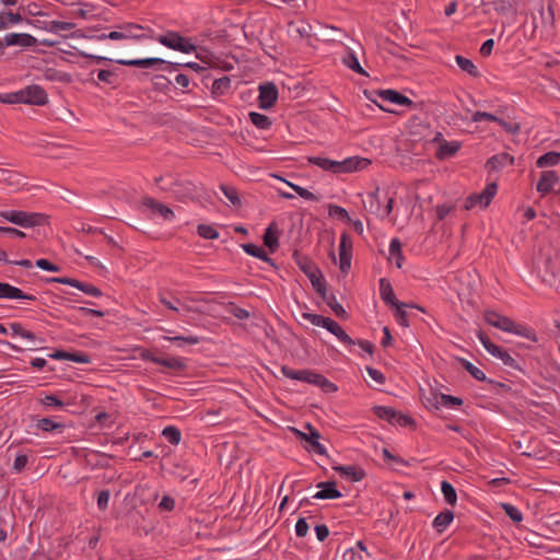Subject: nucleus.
<instances>
[{
    "instance_id": "obj_1",
    "label": "nucleus",
    "mask_w": 560,
    "mask_h": 560,
    "mask_svg": "<svg viewBox=\"0 0 560 560\" xmlns=\"http://www.w3.org/2000/svg\"><path fill=\"white\" fill-rule=\"evenodd\" d=\"M363 206L366 211L380 219L387 218L393 210L394 198L388 191H381L376 188L370 191L362 199Z\"/></svg>"
},
{
    "instance_id": "obj_2",
    "label": "nucleus",
    "mask_w": 560,
    "mask_h": 560,
    "mask_svg": "<svg viewBox=\"0 0 560 560\" xmlns=\"http://www.w3.org/2000/svg\"><path fill=\"white\" fill-rule=\"evenodd\" d=\"M485 320L489 325H491L502 331L513 334V335H516L520 337H524L529 340H535V334L530 328H528L527 326L517 324L510 317L501 315L494 311L485 312Z\"/></svg>"
},
{
    "instance_id": "obj_3",
    "label": "nucleus",
    "mask_w": 560,
    "mask_h": 560,
    "mask_svg": "<svg viewBox=\"0 0 560 560\" xmlns=\"http://www.w3.org/2000/svg\"><path fill=\"white\" fill-rule=\"evenodd\" d=\"M281 373L284 377L315 385L326 393H334L337 390V386L328 378L311 370H293L287 365H283L281 368Z\"/></svg>"
},
{
    "instance_id": "obj_4",
    "label": "nucleus",
    "mask_w": 560,
    "mask_h": 560,
    "mask_svg": "<svg viewBox=\"0 0 560 560\" xmlns=\"http://www.w3.org/2000/svg\"><path fill=\"white\" fill-rule=\"evenodd\" d=\"M0 217L3 220L23 229H31L40 225L45 220V215L39 212H26L21 210L0 211Z\"/></svg>"
},
{
    "instance_id": "obj_5",
    "label": "nucleus",
    "mask_w": 560,
    "mask_h": 560,
    "mask_svg": "<svg viewBox=\"0 0 560 560\" xmlns=\"http://www.w3.org/2000/svg\"><path fill=\"white\" fill-rule=\"evenodd\" d=\"M156 40L161 45L183 54H192L197 50V46L192 44L189 38H186L174 31H168L167 33L160 35Z\"/></svg>"
},
{
    "instance_id": "obj_6",
    "label": "nucleus",
    "mask_w": 560,
    "mask_h": 560,
    "mask_svg": "<svg viewBox=\"0 0 560 560\" xmlns=\"http://www.w3.org/2000/svg\"><path fill=\"white\" fill-rule=\"evenodd\" d=\"M498 190L495 183L488 184L482 191L469 195L465 200V209L471 210L476 207L480 209L487 208L492 201Z\"/></svg>"
},
{
    "instance_id": "obj_7",
    "label": "nucleus",
    "mask_w": 560,
    "mask_h": 560,
    "mask_svg": "<svg viewBox=\"0 0 560 560\" xmlns=\"http://www.w3.org/2000/svg\"><path fill=\"white\" fill-rule=\"evenodd\" d=\"M20 91L22 104L43 106L48 102V94L40 85L32 84Z\"/></svg>"
},
{
    "instance_id": "obj_8",
    "label": "nucleus",
    "mask_w": 560,
    "mask_h": 560,
    "mask_svg": "<svg viewBox=\"0 0 560 560\" xmlns=\"http://www.w3.org/2000/svg\"><path fill=\"white\" fill-rule=\"evenodd\" d=\"M352 241L347 233H342L339 243V269L347 275L351 267Z\"/></svg>"
},
{
    "instance_id": "obj_9",
    "label": "nucleus",
    "mask_w": 560,
    "mask_h": 560,
    "mask_svg": "<svg viewBox=\"0 0 560 560\" xmlns=\"http://www.w3.org/2000/svg\"><path fill=\"white\" fill-rule=\"evenodd\" d=\"M308 433L302 432L300 430H294L295 434L301 439L310 443L312 451L318 455H326V447L319 442L320 434L314 429L311 424L306 425Z\"/></svg>"
},
{
    "instance_id": "obj_10",
    "label": "nucleus",
    "mask_w": 560,
    "mask_h": 560,
    "mask_svg": "<svg viewBox=\"0 0 560 560\" xmlns=\"http://www.w3.org/2000/svg\"><path fill=\"white\" fill-rule=\"evenodd\" d=\"M558 183L559 175L556 171H544L540 174L536 189L541 196H545L549 194Z\"/></svg>"
},
{
    "instance_id": "obj_11",
    "label": "nucleus",
    "mask_w": 560,
    "mask_h": 560,
    "mask_svg": "<svg viewBox=\"0 0 560 560\" xmlns=\"http://www.w3.org/2000/svg\"><path fill=\"white\" fill-rule=\"evenodd\" d=\"M259 106L268 109L273 106L278 100V90L275 84L268 83L259 88Z\"/></svg>"
},
{
    "instance_id": "obj_12",
    "label": "nucleus",
    "mask_w": 560,
    "mask_h": 560,
    "mask_svg": "<svg viewBox=\"0 0 560 560\" xmlns=\"http://www.w3.org/2000/svg\"><path fill=\"white\" fill-rule=\"evenodd\" d=\"M4 46L32 47L37 39L27 33H9L3 37Z\"/></svg>"
},
{
    "instance_id": "obj_13",
    "label": "nucleus",
    "mask_w": 560,
    "mask_h": 560,
    "mask_svg": "<svg viewBox=\"0 0 560 560\" xmlns=\"http://www.w3.org/2000/svg\"><path fill=\"white\" fill-rule=\"evenodd\" d=\"M370 160L359 158V156H351L347 158L342 161H338V173H351L357 172L365 168L370 165Z\"/></svg>"
},
{
    "instance_id": "obj_14",
    "label": "nucleus",
    "mask_w": 560,
    "mask_h": 560,
    "mask_svg": "<svg viewBox=\"0 0 560 560\" xmlns=\"http://www.w3.org/2000/svg\"><path fill=\"white\" fill-rule=\"evenodd\" d=\"M0 299L35 301L36 296L26 294L21 289L5 282H0Z\"/></svg>"
},
{
    "instance_id": "obj_15",
    "label": "nucleus",
    "mask_w": 560,
    "mask_h": 560,
    "mask_svg": "<svg viewBox=\"0 0 560 560\" xmlns=\"http://www.w3.org/2000/svg\"><path fill=\"white\" fill-rule=\"evenodd\" d=\"M317 488L320 490L312 495L315 500H332L342 497L341 492L337 489L334 481L319 482Z\"/></svg>"
},
{
    "instance_id": "obj_16",
    "label": "nucleus",
    "mask_w": 560,
    "mask_h": 560,
    "mask_svg": "<svg viewBox=\"0 0 560 560\" xmlns=\"http://www.w3.org/2000/svg\"><path fill=\"white\" fill-rule=\"evenodd\" d=\"M332 469L351 482L361 481L365 476L364 470L357 465H339L334 466Z\"/></svg>"
},
{
    "instance_id": "obj_17",
    "label": "nucleus",
    "mask_w": 560,
    "mask_h": 560,
    "mask_svg": "<svg viewBox=\"0 0 560 560\" xmlns=\"http://www.w3.org/2000/svg\"><path fill=\"white\" fill-rule=\"evenodd\" d=\"M143 206L150 209L154 214L160 215L166 221H172L175 219V213L167 206L158 202L153 198H144Z\"/></svg>"
},
{
    "instance_id": "obj_18",
    "label": "nucleus",
    "mask_w": 560,
    "mask_h": 560,
    "mask_svg": "<svg viewBox=\"0 0 560 560\" xmlns=\"http://www.w3.org/2000/svg\"><path fill=\"white\" fill-rule=\"evenodd\" d=\"M117 63L122 66H132L140 68H153L156 66H163L166 60L158 57L142 58V59H117Z\"/></svg>"
},
{
    "instance_id": "obj_19",
    "label": "nucleus",
    "mask_w": 560,
    "mask_h": 560,
    "mask_svg": "<svg viewBox=\"0 0 560 560\" xmlns=\"http://www.w3.org/2000/svg\"><path fill=\"white\" fill-rule=\"evenodd\" d=\"M380 97L385 102L400 105V106H412L413 105V102L409 97L400 94L399 92H397L395 90H390V89L382 90L380 92Z\"/></svg>"
},
{
    "instance_id": "obj_20",
    "label": "nucleus",
    "mask_w": 560,
    "mask_h": 560,
    "mask_svg": "<svg viewBox=\"0 0 560 560\" xmlns=\"http://www.w3.org/2000/svg\"><path fill=\"white\" fill-rule=\"evenodd\" d=\"M330 334L337 337V339L348 347L355 345V341L342 329V327L332 318H329L326 328Z\"/></svg>"
},
{
    "instance_id": "obj_21",
    "label": "nucleus",
    "mask_w": 560,
    "mask_h": 560,
    "mask_svg": "<svg viewBox=\"0 0 560 560\" xmlns=\"http://www.w3.org/2000/svg\"><path fill=\"white\" fill-rule=\"evenodd\" d=\"M460 148L462 143L459 141H442L436 150L435 156L439 160L450 159L454 156Z\"/></svg>"
},
{
    "instance_id": "obj_22",
    "label": "nucleus",
    "mask_w": 560,
    "mask_h": 560,
    "mask_svg": "<svg viewBox=\"0 0 560 560\" xmlns=\"http://www.w3.org/2000/svg\"><path fill=\"white\" fill-rule=\"evenodd\" d=\"M380 294L382 300L393 307L400 303L399 301L396 300L392 284L385 278L380 279Z\"/></svg>"
},
{
    "instance_id": "obj_23",
    "label": "nucleus",
    "mask_w": 560,
    "mask_h": 560,
    "mask_svg": "<svg viewBox=\"0 0 560 560\" xmlns=\"http://www.w3.org/2000/svg\"><path fill=\"white\" fill-rule=\"evenodd\" d=\"M264 244L275 252L279 247V229L276 223H270L264 234Z\"/></svg>"
},
{
    "instance_id": "obj_24",
    "label": "nucleus",
    "mask_w": 560,
    "mask_h": 560,
    "mask_svg": "<svg viewBox=\"0 0 560 560\" xmlns=\"http://www.w3.org/2000/svg\"><path fill=\"white\" fill-rule=\"evenodd\" d=\"M388 252H389L388 260L394 262L397 266V268H401L402 261H404V255H402V250H401V243L398 238H392V241L389 243Z\"/></svg>"
},
{
    "instance_id": "obj_25",
    "label": "nucleus",
    "mask_w": 560,
    "mask_h": 560,
    "mask_svg": "<svg viewBox=\"0 0 560 560\" xmlns=\"http://www.w3.org/2000/svg\"><path fill=\"white\" fill-rule=\"evenodd\" d=\"M453 520H454V513L450 510H445V511L439 513L434 517V520L432 522V526L439 533H443L450 526V524L453 522Z\"/></svg>"
},
{
    "instance_id": "obj_26",
    "label": "nucleus",
    "mask_w": 560,
    "mask_h": 560,
    "mask_svg": "<svg viewBox=\"0 0 560 560\" xmlns=\"http://www.w3.org/2000/svg\"><path fill=\"white\" fill-rule=\"evenodd\" d=\"M492 357L502 361V363L511 369L521 370L517 360H515L506 350L501 347H497L491 353Z\"/></svg>"
},
{
    "instance_id": "obj_27",
    "label": "nucleus",
    "mask_w": 560,
    "mask_h": 560,
    "mask_svg": "<svg viewBox=\"0 0 560 560\" xmlns=\"http://www.w3.org/2000/svg\"><path fill=\"white\" fill-rule=\"evenodd\" d=\"M560 164V152L549 151L541 156H539L536 161L537 167L544 168L549 166H557Z\"/></svg>"
},
{
    "instance_id": "obj_28",
    "label": "nucleus",
    "mask_w": 560,
    "mask_h": 560,
    "mask_svg": "<svg viewBox=\"0 0 560 560\" xmlns=\"http://www.w3.org/2000/svg\"><path fill=\"white\" fill-rule=\"evenodd\" d=\"M308 162L313 165L320 167L324 171H331L334 173H338V161H334L322 156H311L308 158Z\"/></svg>"
},
{
    "instance_id": "obj_29",
    "label": "nucleus",
    "mask_w": 560,
    "mask_h": 560,
    "mask_svg": "<svg viewBox=\"0 0 560 560\" xmlns=\"http://www.w3.org/2000/svg\"><path fill=\"white\" fill-rule=\"evenodd\" d=\"M162 339L175 342L178 347H184V345H190L195 346L200 342V338L195 335H187V336H163Z\"/></svg>"
},
{
    "instance_id": "obj_30",
    "label": "nucleus",
    "mask_w": 560,
    "mask_h": 560,
    "mask_svg": "<svg viewBox=\"0 0 560 560\" xmlns=\"http://www.w3.org/2000/svg\"><path fill=\"white\" fill-rule=\"evenodd\" d=\"M151 361L158 365H162L173 370H180L185 366V363L179 358H159L152 357Z\"/></svg>"
},
{
    "instance_id": "obj_31",
    "label": "nucleus",
    "mask_w": 560,
    "mask_h": 560,
    "mask_svg": "<svg viewBox=\"0 0 560 560\" xmlns=\"http://www.w3.org/2000/svg\"><path fill=\"white\" fill-rule=\"evenodd\" d=\"M242 248L243 250L253 256V257H256L262 261H270L271 259L269 258L268 254L266 253V250L261 247V246H258L256 244H253V243H247V244H243L242 245Z\"/></svg>"
},
{
    "instance_id": "obj_32",
    "label": "nucleus",
    "mask_w": 560,
    "mask_h": 560,
    "mask_svg": "<svg viewBox=\"0 0 560 560\" xmlns=\"http://www.w3.org/2000/svg\"><path fill=\"white\" fill-rule=\"evenodd\" d=\"M159 301L166 308H168V310H171L173 312H176V313H180L182 299H179L177 296H174V295H171V294L167 295V294H164V293H160L159 294Z\"/></svg>"
},
{
    "instance_id": "obj_33",
    "label": "nucleus",
    "mask_w": 560,
    "mask_h": 560,
    "mask_svg": "<svg viewBox=\"0 0 560 560\" xmlns=\"http://www.w3.org/2000/svg\"><path fill=\"white\" fill-rule=\"evenodd\" d=\"M249 120L255 127H257L258 129H261V130L269 129L272 124L271 119L268 116L257 113V112L249 113Z\"/></svg>"
},
{
    "instance_id": "obj_34",
    "label": "nucleus",
    "mask_w": 560,
    "mask_h": 560,
    "mask_svg": "<svg viewBox=\"0 0 560 560\" xmlns=\"http://www.w3.org/2000/svg\"><path fill=\"white\" fill-rule=\"evenodd\" d=\"M22 21H23V18L20 13H13V12H8V13H3V14L1 13L0 14V31L5 30L10 26L20 24Z\"/></svg>"
},
{
    "instance_id": "obj_35",
    "label": "nucleus",
    "mask_w": 560,
    "mask_h": 560,
    "mask_svg": "<svg viewBox=\"0 0 560 560\" xmlns=\"http://www.w3.org/2000/svg\"><path fill=\"white\" fill-rule=\"evenodd\" d=\"M10 330L13 336L21 337L32 343L36 341L35 334L30 330H26L20 323H12L10 325Z\"/></svg>"
},
{
    "instance_id": "obj_36",
    "label": "nucleus",
    "mask_w": 560,
    "mask_h": 560,
    "mask_svg": "<svg viewBox=\"0 0 560 560\" xmlns=\"http://www.w3.org/2000/svg\"><path fill=\"white\" fill-rule=\"evenodd\" d=\"M455 61L457 66L460 68V70L467 72L471 77H478L479 72L477 70V67L474 65V62L460 55L455 56Z\"/></svg>"
},
{
    "instance_id": "obj_37",
    "label": "nucleus",
    "mask_w": 560,
    "mask_h": 560,
    "mask_svg": "<svg viewBox=\"0 0 560 560\" xmlns=\"http://www.w3.org/2000/svg\"><path fill=\"white\" fill-rule=\"evenodd\" d=\"M441 491L445 502L450 505H455L457 501V494L455 488L446 480L441 483Z\"/></svg>"
},
{
    "instance_id": "obj_38",
    "label": "nucleus",
    "mask_w": 560,
    "mask_h": 560,
    "mask_svg": "<svg viewBox=\"0 0 560 560\" xmlns=\"http://www.w3.org/2000/svg\"><path fill=\"white\" fill-rule=\"evenodd\" d=\"M162 435L172 445H178L182 439L180 431L173 425L165 427L162 431Z\"/></svg>"
},
{
    "instance_id": "obj_39",
    "label": "nucleus",
    "mask_w": 560,
    "mask_h": 560,
    "mask_svg": "<svg viewBox=\"0 0 560 560\" xmlns=\"http://www.w3.org/2000/svg\"><path fill=\"white\" fill-rule=\"evenodd\" d=\"M343 63L351 69L352 71L361 74V75H368L365 70L361 67L358 57L354 55V52H350L347 57L343 58Z\"/></svg>"
},
{
    "instance_id": "obj_40",
    "label": "nucleus",
    "mask_w": 560,
    "mask_h": 560,
    "mask_svg": "<svg viewBox=\"0 0 560 560\" xmlns=\"http://www.w3.org/2000/svg\"><path fill=\"white\" fill-rule=\"evenodd\" d=\"M501 508L513 522L520 523L523 521V513L515 505L511 503H502Z\"/></svg>"
},
{
    "instance_id": "obj_41",
    "label": "nucleus",
    "mask_w": 560,
    "mask_h": 560,
    "mask_svg": "<svg viewBox=\"0 0 560 560\" xmlns=\"http://www.w3.org/2000/svg\"><path fill=\"white\" fill-rule=\"evenodd\" d=\"M374 412L380 419L387 420L389 422L394 421L397 417L396 410L386 406L375 407Z\"/></svg>"
},
{
    "instance_id": "obj_42",
    "label": "nucleus",
    "mask_w": 560,
    "mask_h": 560,
    "mask_svg": "<svg viewBox=\"0 0 560 560\" xmlns=\"http://www.w3.org/2000/svg\"><path fill=\"white\" fill-rule=\"evenodd\" d=\"M197 231L199 236L206 240H217L220 235L215 228L209 224H199Z\"/></svg>"
},
{
    "instance_id": "obj_43",
    "label": "nucleus",
    "mask_w": 560,
    "mask_h": 560,
    "mask_svg": "<svg viewBox=\"0 0 560 560\" xmlns=\"http://www.w3.org/2000/svg\"><path fill=\"white\" fill-rule=\"evenodd\" d=\"M462 364L465 370L477 381H486V374L479 368L474 365L468 360L462 359Z\"/></svg>"
},
{
    "instance_id": "obj_44",
    "label": "nucleus",
    "mask_w": 560,
    "mask_h": 560,
    "mask_svg": "<svg viewBox=\"0 0 560 560\" xmlns=\"http://www.w3.org/2000/svg\"><path fill=\"white\" fill-rule=\"evenodd\" d=\"M74 27L75 24L72 22L50 21L47 31L50 33H59L61 31H70Z\"/></svg>"
},
{
    "instance_id": "obj_45",
    "label": "nucleus",
    "mask_w": 560,
    "mask_h": 560,
    "mask_svg": "<svg viewBox=\"0 0 560 560\" xmlns=\"http://www.w3.org/2000/svg\"><path fill=\"white\" fill-rule=\"evenodd\" d=\"M406 306H407V304H405V303H399L398 305L394 306L395 317H396L397 323L400 326H405V327H407L409 325L408 314L405 310Z\"/></svg>"
},
{
    "instance_id": "obj_46",
    "label": "nucleus",
    "mask_w": 560,
    "mask_h": 560,
    "mask_svg": "<svg viewBox=\"0 0 560 560\" xmlns=\"http://www.w3.org/2000/svg\"><path fill=\"white\" fill-rule=\"evenodd\" d=\"M303 317L305 319H307L312 325L317 326V327H323V328H326L327 323L330 318V317H325L323 315L311 314V313H304Z\"/></svg>"
},
{
    "instance_id": "obj_47",
    "label": "nucleus",
    "mask_w": 560,
    "mask_h": 560,
    "mask_svg": "<svg viewBox=\"0 0 560 560\" xmlns=\"http://www.w3.org/2000/svg\"><path fill=\"white\" fill-rule=\"evenodd\" d=\"M220 188H221V191L223 192V195L229 199V201L232 205L236 206V205L241 203V199H240L237 190L235 188L226 186V185H221Z\"/></svg>"
},
{
    "instance_id": "obj_48",
    "label": "nucleus",
    "mask_w": 560,
    "mask_h": 560,
    "mask_svg": "<svg viewBox=\"0 0 560 560\" xmlns=\"http://www.w3.org/2000/svg\"><path fill=\"white\" fill-rule=\"evenodd\" d=\"M72 5L79 8L75 14L83 19H86L94 11L93 4L83 1L73 2Z\"/></svg>"
},
{
    "instance_id": "obj_49",
    "label": "nucleus",
    "mask_w": 560,
    "mask_h": 560,
    "mask_svg": "<svg viewBox=\"0 0 560 560\" xmlns=\"http://www.w3.org/2000/svg\"><path fill=\"white\" fill-rule=\"evenodd\" d=\"M62 427L63 425L61 423H57L50 418H43V419L38 420V422H37V428L40 429L42 431H46V432H50L55 429H59Z\"/></svg>"
},
{
    "instance_id": "obj_50",
    "label": "nucleus",
    "mask_w": 560,
    "mask_h": 560,
    "mask_svg": "<svg viewBox=\"0 0 560 560\" xmlns=\"http://www.w3.org/2000/svg\"><path fill=\"white\" fill-rule=\"evenodd\" d=\"M198 312H200V308L198 307V305L196 304V302L192 299H189V298L182 299L180 313L186 314V313H198Z\"/></svg>"
},
{
    "instance_id": "obj_51",
    "label": "nucleus",
    "mask_w": 560,
    "mask_h": 560,
    "mask_svg": "<svg viewBox=\"0 0 560 560\" xmlns=\"http://www.w3.org/2000/svg\"><path fill=\"white\" fill-rule=\"evenodd\" d=\"M21 91L0 94V102L3 104H22Z\"/></svg>"
},
{
    "instance_id": "obj_52",
    "label": "nucleus",
    "mask_w": 560,
    "mask_h": 560,
    "mask_svg": "<svg viewBox=\"0 0 560 560\" xmlns=\"http://www.w3.org/2000/svg\"><path fill=\"white\" fill-rule=\"evenodd\" d=\"M40 402L46 408H62L65 406L63 401L54 395H46L40 399Z\"/></svg>"
},
{
    "instance_id": "obj_53",
    "label": "nucleus",
    "mask_w": 560,
    "mask_h": 560,
    "mask_svg": "<svg viewBox=\"0 0 560 560\" xmlns=\"http://www.w3.org/2000/svg\"><path fill=\"white\" fill-rule=\"evenodd\" d=\"M440 402L444 407H455V406H460L463 404V400L456 396L441 394Z\"/></svg>"
},
{
    "instance_id": "obj_54",
    "label": "nucleus",
    "mask_w": 560,
    "mask_h": 560,
    "mask_svg": "<svg viewBox=\"0 0 560 560\" xmlns=\"http://www.w3.org/2000/svg\"><path fill=\"white\" fill-rule=\"evenodd\" d=\"M482 120L495 121L497 122L499 120V117H497L493 114L487 113V112H475L472 114L471 121L480 122Z\"/></svg>"
},
{
    "instance_id": "obj_55",
    "label": "nucleus",
    "mask_w": 560,
    "mask_h": 560,
    "mask_svg": "<svg viewBox=\"0 0 560 560\" xmlns=\"http://www.w3.org/2000/svg\"><path fill=\"white\" fill-rule=\"evenodd\" d=\"M110 498L109 490H102L97 494V508L101 511H105L108 508V502Z\"/></svg>"
},
{
    "instance_id": "obj_56",
    "label": "nucleus",
    "mask_w": 560,
    "mask_h": 560,
    "mask_svg": "<svg viewBox=\"0 0 560 560\" xmlns=\"http://www.w3.org/2000/svg\"><path fill=\"white\" fill-rule=\"evenodd\" d=\"M477 337H478L479 341L481 342V345L483 346V348H485V349L487 350V352H488V353H490V354H491V353L495 350V348L498 347L497 345H494V343L490 340V338H489L486 334H483V332H481V331H479V332L477 334Z\"/></svg>"
},
{
    "instance_id": "obj_57",
    "label": "nucleus",
    "mask_w": 560,
    "mask_h": 560,
    "mask_svg": "<svg viewBox=\"0 0 560 560\" xmlns=\"http://www.w3.org/2000/svg\"><path fill=\"white\" fill-rule=\"evenodd\" d=\"M477 337H478L479 341L481 342V345L483 346V348H485V349L487 350V352H488V353H490V354H491V353L495 350V348L498 347L497 345H494V343L490 340V338H489L486 334H483V332H481V331H479V332L477 334Z\"/></svg>"
},
{
    "instance_id": "obj_58",
    "label": "nucleus",
    "mask_w": 560,
    "mask_h": 560,
    "mask_svg": "<svg viewBox=\"0 0 560 560\" xmlns=\"http://www.w3.org/2000/svg\"><path fill=\"white\" fill-rule=\"evenodd\" d=\"M27 462L28 458L25 454H19L13 462L12 470L15 472H21L27 465Z\"/></svg>"
},
{
    "instance_id": "obj_59",
    "label": "nucleus",
    "mask_w": 560,
    "mask_h": 560,
    "mask_svg": "<svg viewBox=\"0 0 560 560\" xmlns=\"http://www.w3.org/2000/svg\"><path fill=\"white\" fill-rule=\"evenodd\" d=\"M308 533V524L305 518L301 517L295 523V534L298 537H305Z\"/></svg>"
},
{
    "instance_id": "obj_60",
    "label": "nucleus",
    "mask_w": 560,
    "mask_h": 560,
    "mask_svg": "<svg viewBox=\"0 0 560 560\" xmlns=\"http://www.w3.org/2000/svg\"><path fill=\"white\" fill-rule=\"evenodd\" d=\"M366 372L369 374V376L374 381L376 382L377 384L382 385L384 384L385 382V376L384 374L377 370V369H374V368H371V366H366Z\"/></svg>"
},
{
    "instance_id": "obj_61",
    "label": "nucleus",
    "mask_w": 560,
    "mask_h": 560,
    "mask_svg": "<svg viewBox=\"0 0 560 560\" xmlns=\"http://www.w3.org/2000/svg\"><path fill=\"white\" fill-rule=\"evenodd\" d=\"M36 266L42 269V270H45V271H51V272H57L59 271V267L52 262H50L49 260L47 259H38L36 260Z\"/></svg>"
},
{
    "instance_id": "obj_62",
    "label": "nucleus",
    "mask_w": 560,
    "mask_h": 560,
    "mask_svg": "<svg viewBox=\"0 0 560 560\" xmlns=\"http://www.w3.org/2000/svg\"><path fill=\"white\" fill-rule=\"evenodd\" d=\"M300 197L304 199H311L313 198V194L308 191L306 188L301 187L299 185H295L293 183H290L288 180H284Z\"/></svg>"
},
{
    "instance_id": "obj_63",
    "label": "nucleus",
    "mask_w": 560,
    "mask_h": 560,
    "mask_svg": "<svg viewBox=\"0 0 560 560\" xmlns=\"http://www.w3.org/2000/svg\"><path fill=\"white\" fill-rule=\"evenodd\" d=\"M97 79L107 84H113L115 79V73L110 70H100L97 72Z\"/></svg>"
},
{
    "instance_id": "obj_64",
    "label": "nucleus",
    "mask_w": 560,
    "mask_h": 560,
    "mask_svg": "<svg viewBox=\"0 0 560 560\" xmlns=\"http://www.w3.org/2000/svg\"><path fill=\"white\" fill-rule=\"evenodd\" d=\"M452 210H453V207L450 205H446V203L436 206L435 212H436L438 219L439 220L445 219L451 213Z\"/></svg>"
}]
</instances>
